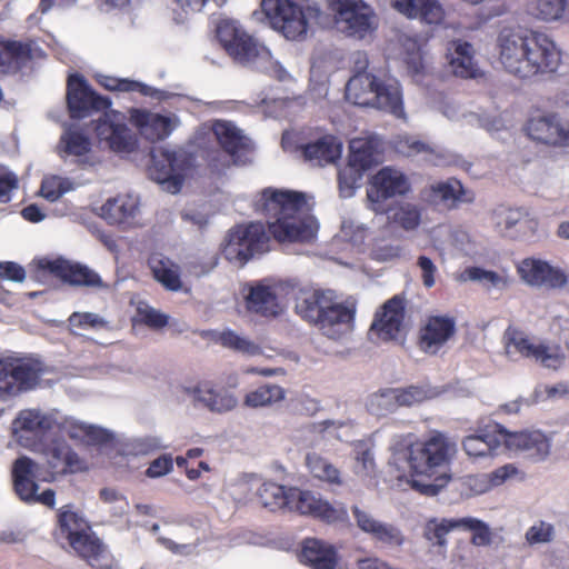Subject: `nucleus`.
Masks as SVG:
<instances>
[{
  "label": "nucleus",
  "mask_w": 569,
  "mask_h": 569,
  "mask_svg": "<svg viewBox=\"0 0 569 569\" xmlns=\"http://www.w3.org/2000/svg\"><path fill=\"white\" fill-rule=\"evenodd\" d=\"M253 210L273 219L268 231L280 243H310L317 237L319 224L305 192L264 188L253 200Z\"/></svg>",
  "instance_id": "1"
},
{
  "label": "nucleus",
  "mask_w": 569,
  "mask_h": 569,
  "mask_svg": "<svg viewBox=\"0 0 569 569\" xmlns=\"http://www.w3.org/2000/svg\"><path fill=\"white\" fill-rule=\"evenodd\" d=\"M498 49L506 71L522 80L552 74L561 63V51L540 31L503 29Z\"/></svg>",
  "instance_id": "2"
},
{
  "label": "nucleus",
  "mask_w": 569,
  "mask_h": 569,
  "mask_svg": "<svg viewBox=\"0 0 569 569\" xmlns=\"http://www.w3.org/2000/svg\"><path fill=\"white\" fill-rule=\"evenodd\" d=\"M456 453L455 443L441 432L410 443L405 450L410 487L427 497L437 496L450 480L446 471Z\"/></svg>",
  "instance_id": "3"
},
{
  "label": "nucleus",
  "mask_w": 569,
  "mask_h": 569,
  "mask_svg": "<svg viewBox=\"0 0 569 569\" xmlns=\"http://www.w3.org/2000/svg\"><path fill=\"white\" fill-rule=\"evenodd\" d=\"M257 497L262 507L273 512L287 508L328 523L348 519V511L343 505L335 507L328 500L316 497L309 490L295 487L286 488L276 482L267 481L259 487Z\"/></svg>",
  "instance_id": "4"
},
{
  "label": "nucleus",
  "mask_w": 569,
  "mask_h": 569,
  "mask_svg": "<svg viewBox=\"0 0 569 569\" xmlns=\"http://www.w3.org/2000/svg\"><path fill=\"white\" fill-rule=\"evenodd\" d=\"M59 372L34 355L0 358V391H31L51 388Z\"/></svg>",
  "instance_id": "5"
},
{
  "label": "nucleus",
  "mask_w": 569,
  "mask_h": 569,
  "mask_svg": "<svg viewBox=\"0 0 569 569\" xmlns=\"http://www.w3.org/2000/svg\"><path fill=\"white\" fill-rule=\"evenodd\" d=\"M58 527L74 553L94 569H112L113 558L108 547L77 512L61 508Z\"/></svg>",
  "instance_id": "6"
},
{
  "label": "nucleus",
  "mask_w": 569,
  "mask_h": 569,
  "mask_svg": "<svg viewBox=\"0 0 569 569\" xmlns=\"http://www.w3.org/2000/svg\"><path fill=\"white\" fill-rule=\"evenodd\" d=\"M346 99L356 106H376L397 118L405 116L400 84L395 79L382 80L370 72H358L347 82Z\"/></svg>",
  "instance_id": "7"
},
{
  "label": "nucleus",
  "mask_w": 569,
  "mask_h": 569,
  "mask_svg": "<svg viewBox=\"0 0 569 569\" xmlns=\"http://www.w3.org/2000/svg\"><path fill=\"white\" fill-rule=\"evenodd\" d=\"M262 11L271 27L289 40H298L307 34L308 20H317L321 11L317 7L303 9L291 0H262Z\"/></svg>",
  "instance_id": "8"
},
{
  "label": "nucleus",
  "mask_w": 569,
  "mask_h": 569,
  "mask_svg": "<svg viewBox=\"0 0 569 569\" xmlns=\"http://www.w3.org/2000/svg\"><path fill=\"white\" fill-rule=\"evenodd\" d=\"M269 244L270 237L261 222L242 223L228 231L221 253L228 261L243 266L257 254L267 252Z\"/></svg>",
  "instance_id": "9"
},
{
  "label": "nucleus",
  "mask_w": 569,
  "mask_h": 569,
  "mask_svg": "<svg viewBox=\"0 0 569 569\" xmlns=\"http://www.w3.org/2000/svg\"><path fill=\"white\" fill-rule=\"evenodd\" d=\"M192 167V156L183 150L157 148L151 152L149 176L171 192L178 193Z\"/></svg>",
  "instance_id": "10"
},
{
  "label": "nucleus",
  "mask_w": 569,
  "mask_h": 569,
  "mask_svg": "<svg viewBox=\"0 0 569 569\" xmlns=\"http://www.w3.org/2000/svg\"><path fill=\"white\" fill-rule=\"evenodd\" d=\"M66 102L71 119H83L111 108L109 97L98 93L81 73H71L67 79Z\"/></svg>",
  "instance_id": "11"
},
{
  "label": "nucleus",
  "mask_w": 569,
  "mask_h": 569,
  "mask_svg": "<svg viewBox=\"0 0 569 569\" xmlns=\"http://www.w3.org/2000/svg\"><path fill=\"white\" fill-rule=\"evenodd\" d=\"M339 29L356 39H365L376 31L378 23L373 9L363 0H332Z\"/></svg>",
  "instance_id": "12"
},
{
  "label": "nucleus",
  "mask_w": 569,
  "mask_h": 569,
  "mask_svg": "<svg viewBox=\"0 0 569 569\" xmlns=\"http://www.w3.org/2000/svg\"><path fill=\"white\" fill-rule=\"evenodd\" d=\"M43 476L40 472V466L27 456L19 457L12 465L13 489L23 501H34L49 508H54L56 492L52 489H46L37 495L38 483Z\"/></svg>",
  "instance_id": "13"
},
{
  "label": "nucleus",
  "mask_w": 569,
  "mask_h": 569,
  "mask_svg": "<svg viewBox=\"0 0 569 569\" xmlns=\"http://www.w3.org/2000/svg\"><path fill=\"white\" fill-rule=\"evenodd\" d=\"M506 339L508 353H518L550 369H558L563 365L565 355L558 345L551 347L542 342L535 343L522 331L511 328L506 331Z\"/></svg>",
  "instance_id": "14"
},
{
  "label": "nucleus",
  "mask_w": 569,
  "mask_h": 569,
  "mask_svg": "<svg viewBox=\"0 0 569 569\" xmlns=\"http://www.w3.org/2000/svg\"><path fill=\"white\" fill-rule=\"evenodd\" d=\"M216 38L234 61L246 63L259 56L258 43L231 19H221L217 23Z\"/></svg>",
  "instance_id": "15"
},
{
  "label": "nucleus",
  "mask_w": 569,
  "mask_h": 569,
  "mask_svg": "<svg viewBox=\"0 0 569 569\" xmlns=\"http://www.w3.org/2000/svg\"><path fill=\"white\" fill-rule=\"evenodd\" d=\"M526 134L549 147H569V119L557 112L531 116L525 126Z\"/></svg>",
  "instance_id": "16"
},
{
  "label": "nucleus",
  "mask_w": 569,
  "mask_h": 569,
  "mask_svg": "<svg viewBox=\"0 0 569 569\" xmlns=\"http://www.w3.org/2000/svg\"><path fill=\"white\" fill-rule=\"evenodd\" d=\"M94 132L100 141L107 143L114 152H132L137 147V139L128 128L124 116L117 110H107L94 121Z\"/></svg>",
  "instance_id": "17"
},
{
  "label": "nucleus",
  "mask_w": 569,
  "mask_h": 569,
  "mask_svg": "<svg viewBox=\"0 0 569 569\" xmlns=\"http://www.w3.org/2000/svg\"><path fill=\"white\" fill-rule=\"evenodd\" d=\"M410 191V182L406 174L395 168L383 167L373 177L371 188L368 190V199L376 212L385 209L382 202L396 196H405Z\"/></svg>",
  "instance_id": "18"
},
{
  "label": "nucleus",
  "mask_w": 569,
  "mask_h": 569,
  "mask_svg": "<svg viewBox=\"0 0 569 569\" xmlns=\"http://www.w3.org/2000/svg\"><path fill=\"white\" fill-rule=\"evenodd\" d=\"M43 453L47 460L48 471L43 478H41V481L51 482L57 476L77 473L87 469L86 462L64 440H52L46 447Z\"/></svg>",
  "instance_id": "19"
},
{
  "label": "nucleus",
  "mask_w": 569,
  "mask_h": 569,
  "mask_svg": "<svg viewBox=\"0 0 569 569\" xmlns=\"http://www.w3.org/2000/svg\"><path fill=\"white\" fill-rule=\"evenodd\" d=\"M406 299L396 295L387 300L375 315L370 331L383 341L396 340L405 326Z\"/></svg>",
  "instance_id": "20"
},
{
  "label": "nucleus",
  "mask_w": 569,
  "mask_h": 569,
  "mask_svg": "<svg viewBox=\"0 0 569 569\" xmlns=\"http://www.w3.org/2000/svg\"><path fill=\"white\" fill-rule=\"evenodd\" d=\"M421 200L430 207L445 210L456 209L460 202H472L475 196L465 189L460 180L451 178L426 187L420 192Z\"/></svg>",
  "instance_id": "21"
},
{
  "label": "nucleus",
  "mask_w": 569,
  "mask_h": 569,
  "mask_svg": "<svg viewBox=\"0 0 569 569\" xmlns=\"http://www.w3.org/2000/svg\"><path fill=\"white\" fill-rule=\"evenodd\" d=\"M38 266L39 269L53 274L71 286L92 288L102 286V279L97 272L78 262H71L62 258L54 260L41 259Z\"/></svg>",
  "instance_id": "22"
},
{
  "label": "nucleus",
  "mask_w": 569,
  "mask_h": 569,
  "mask_svg": "<svg viewBox=\"0 0 569 569\" xmlns=\"http://www.w3.org/2000/svg\"><path fill=\"white\" fill-rule=\"evenodd\" d=\"M356 312V302H336L332 298L316 327L328 338L339 339L353 330Z\"/></svg>",
  "instance_id": "23"
},
{
  "label": "nucleus",
  "mask_w": 569,
  "mask_h": 569,
  "mask_svg": "<svg viewBox=\"0 0 569 569\" xmlns=\"http://www.w3.org/2000/svg\"><path fill=\"white\" fill-rule=\"evenodd\" d=\"M520 278L529 286L547 289H561L568 282L567 274L547 261L526 258L517 267Z\"/></svg>",
  "instance_id": "24"
},
{
  "label": "nucleus",
  "mask_w": 569,
  "mask_h": 569,
  "mask_svg": "<svg viewBox=\"0 0 569 569\" xmlns=\"http://www.w3.org/2000/svg\"><path fill=\"white\" fill-rule=\"evenodd\" d=\"M456 335V320L449 316H429L419 328L418 347L436 355Z\"/></svg>",
  "instance_id": "25"
},
{
  "label": "nucleus",
  "mask_w": 569,
  "mask_h": 569,
  "mask_svg": "<svg viewBox=\"0 0 569 569\" xmlns=\"http://www.w3.org/2000/svg\"><path fill=\"white\" fill-rule=\"evenodd\" d=\"M502 443L508 450L523 453L533 461H542L550 453V440L539 430L510 432L503 427Z\"/></svg>",
  "instance_id": "26"
},
{
  "label": "nucleus",
  "mask_w": 569,
  "mask_h": 569,
  "mask_svg": "<svg viewBox=\"0 0 569 569\" xmlns=\"http://www.w3.org/2000/svg\"><path fill=\"white\" fill-rule=\"evenodd\" d=\"M503 440V426L490 421L482 427H478L473 435L467 436L462 440V448L469 457L480 458L491 456Z\"/></svg>",
  "instance_id": "27"
},
{
  "label": "nucleus",
  "mask_w": 569,
  "mask_h": 569,
  "mask_svg": "<svg viewBox=\"0 0 569 569\" xmlns=\"http://www.w3.org/2000/svg\"><path fill=\"white\" fill-rule=\"evenodd\" d=\"M129 113L131 123L150 142L164 140L176 127L170 117L154 113L147 109L132 108Z\"/></svg>",
  "instance_id": "28"
},
{
  "label": "nucleus",
  "mask_w": 569,
  "mask_h": 569,
  "mask_svg": "<svg viewBox=\"0 0 569 569\" xmlns=\"http://www.w3.org/2000/svg\"><path fill=\"white\" fill-rule=\"evenodd\" d=\"M42 53L36 41H0V67L18 71Z\"/></svg>",
  "instance_id": "29"
},
{
  "label": "nucleus",
  "mask_w": 569,
  "mask_h": 569,
  "mask_svg": "<svg viewBox=\"0 0 569 569\" xmlns=\"http://www.w3.org/2000/svg\"><path fill=\"white\" fill-rule=\"evenodd\" d=\"M299 559L311 569L338 568V552L336 548L317 538H307L302 541Z\"/></svg>",
  "instance_id": "30"
},
{
  "label": "nucleus",
  "mask_w": 569,
  "mask_h": 569,
  "mask_svg": "<svg viewBox=\"0 0 569 569\" xmlns=\"http://www.w3.org/2000/svg\"><path fill=\"white\" fill-rule=\"evenodd\" d=\"M138 212L139 200L131 194H118L100 208V216L111 226H131Z\"/></svg>",
  "instance_id": "31"
},
{
  "label": "nucleus",
  "mask_w": 569,
  "mask_h": 569,
  "mask_svg": "<svg viewBox=\"0 0 569 569\" xmlns=\"http://www.w3.org/2000/svg\"><path fill=\"white\" fill-rule=\"evenodd\" d=\"M147 264L153 279L168 291H180L182 289L181 269L170 258L159 252H153L148 257Z\"/></svg>",
  "instance_id": "32"
},
{
  "label": "nucleus",
  "mask_w": 569,
  "mask_h": 569,
  "mask_svg": "<svg viewBox=\"0 0 569 569\" xmlns=\"http://www.w3.org/2000/svg\"><path fill=\"white\" fill-rule=\"evenodd\" d=\"M332 299V292L321 289L301 290L296 297L295 310L303 320L316 326Z\"/></svg>",
  "instance_id": "33"
},
{
  "label": "nucleus",
  "mask_w": 569,
  "mask_h": 569,
  "mask_svg": "<svg viewBox=\"0 0 569 569\" xmlns=\"http://www.w3.org/2000/svg\"><path fill=\"white\" fill-rule=\"evenodd\" d=\"M342 152V143L332 134H326L313 142L301 146L305 160L317 166L336 162Z\"/></svg>",
  "instance_id": "34"
},
{
  "label": "nucleus",
  "mask_w": 569,
  "mask_h": 569,
  "mask_svg": "<svg viewBox=\"0 0 569 569\" xmlns=\"http://www.w3.org/2000/svg\"><path fill=\"white\" fill-rule=\"evenodd\" d=\"M391 6L407 18H420L427 23H439L443 10L437 0H390Z\"/></svg>",
  "instance_id": "35"
},
{
  "label": "nucleus",
  "mask_w": 569,
  "mask_h": 569,
  "mask_svg": "<svg viewBox=\"0 0 569 569\" xmlns=\"http://www.w3.org/2000/svg\"><path fill=\"white\" fill-rule=\"evenodd\" d=\"M306 466L315 479L331 488L342 487L346 483L342 471L328 458L317 452H310L306 456Z\"/></svg>",
  "instance_id": "36"
},
{
  "label": "nucleus",
  "mask_w": 569,
  "mask_h": 569,
  "mask_svg": "<svg viewBox=\"0 0 569 569\" xmlns=\"http://www.w3.org/2000/svg\"><path fill=\"white\" fill-rule=\"evenodd\" d=\"M211 130L219 146L231 157H237L247 147L244 136L232 121L214 120Z\"/></svg>",
  "instance_id": "37"
},
{
  "label": "nucleus",
  "mask_w": 569,
  "mask_h": 569,
  "mask_svg": "<svg viewBox=\"0 0 569 569\" xmlns=\"http://www.w3.org/2000/svg\"><path fill=\"white\" fill-rule=\"evenodd\" d=\"M248 310L262 317H276L281 312L277 295L271 287L257 284L247 297Z\"/></svg>",
  "instance_id": "38"
},
{
  "label": "nucleus",
  "mask_w": 569,
  "mask_h": 569,
  "mask_svg": "<svg viewBox=\"0 0 569 569\" xmlns=\"http://www.w3.org/2000/svg\"><path fill=\"white\" fill-rule=\"evenodd\" d=\"M449 63L452 72L461 78H472L476 74L472 46L467 41L455 40L448 44Z\"/></svg>",
  "instance_id": "39"
},
{
  "label": "nucleus",
  "mask_w": 569,
  "mask_h": 569,
  "mask_svg": "<svg viewBox=\"0 0 569 569\" xmlns=\"http://www.w3.org/2000/svg\"><path fill=\"white\" fill-rule=\"evenodd\" d=\"M415 400V393H373L369 407L373 415L385 416L400 406H410Z\"/></svg>",
  "instance_id": "40"
},
{
  "label": "nucleus",
  "mask_w": 569,
  "mask_h": 569,
  "mask_svg": "<svg viewBox=\"0 0 569 569\" xmlns=\"http://www.w3.org/2000/svg\"><path fill=\"white\" fill-rule=\"evenodd\" d=\"M97 82L103 89L108 91H118V92H139L144 97L153 96V88L144 84L142 82L130 80V79H121L111 76H99L97 78Z\"/></svg>",
  "instance_id": "41"
},
{
  "label": "nucleus",
  "mask_w": 569,
  "mask_h": 569,
  "mask_svg": "<svg viewBox=\"0 0 569 569\" xmlns=\"http://www.w3.org/2000/svg\"><path fill=\"white\" fill-rule=\"evenodd\" d=\"M348 163L362 172L375 164V148L371 142L362 139L352 140Z\"/></svg>",
  "instance_id": "42"
},
{
  "label": "nucleus",
  "mask_w": 569,
  "mask_h": 569,
  "mask_svg": "<svg viewBox=\"0 0 569 569\" xmlns=\"http://www.w3.org/2000/svg\"><path fill=\"white\" fill-rule=\"evenodd\" d=\"M453 529H461V518L459 519H431L426 523L425 537L438 546L446 545V536Z\"/></svg>",
  "instance_id": "43"
},
{
  "label": "nucleus",
  "mask_w": 569,
  "mask_h": 569,
  "mask_svg": "<svg viewBox=\"0 0 569 569\" xmlns=\"http://www.w3.org/2000/svg\"><path fill=\"white\" fill-rule=\"evenodd\" d=\"M405 47L406 52L403 56V63L406 64L407 72L415 81L419 82L427 72L422 50L415 41L406 43Z\"/></svg>",
  "instance_id": "44"
},
{
  "label": "nucleus",
  "mask_w": 569,
  "mask_h": 569,
  "mask_svg": "<svg viewBox=\"0 0 569 569\" xmlns=\"http://www.w3.org/2000/svg\"><path fill=\"white\" fill-rule=\"evenodd\" d=\"M193 403H202L212 412H226L233 409L237 399L232 393H194Z\"/></svg>",
  "instance_id": "45"
},
{
  "label": "nucleus",
  "mask_w": 569,
  "mask_h": 569,
  "mask_svg": "<svg viewBox=\"0 0 569 569\" xmlns=\"http://www.w3.org/2000/svg\"><path fill=\"white\" fill-rule=\"evenodd\" d=\"M70 437L81 439L88 445H107L113 439V436L108 430L83 423L73 426Z\"/></svg>",
  "instance_id": "46"
},
{
  "label": "nucleus",
  "mask_w": 569,
  "mask_h": 569,
  "mask_svg": "<svg viewBox=\"0 0 569 569\" xmlns=\"http://www.w3.org/2000/svg\"><path fill=\"white\" fill-rule=\"evenodd\" d=\"M391 219L407 231L415 230L421 222V211L416 204L402 203L395 210Z\"/></svg>",
  "instance_id": "47"
},
{
  "label": "nucleus",
  "mask_w": 569,
  "mask_h": 569,
  "mask_svg": "<svg viewBox=\"0 0 569 569\" xmlns=\"http://www.w3.org/2000/svg\"><path fill=\"white\" fill-rule=\"evenodd\" d=\"M567 0H533L530 10L536 17L546 20H557L565 12Z\"/></svg>",
  "instance_id": "48"
},
{
  "label": "nucleus",
  "mask_w": 569,
  "mask_h": 569,
  "mask_svg": "<svg viewBox=\"0 0 569 569\" xmlns=\"http://www.w3.org/2000/svg\"><path fill=\"white\" fill-rule=\"evenodd\" d=\"M61 142L64 144V152L70 156L81 157L91 150L89 137L77 130L66 132Z\"/></svg>",
  "instance_id": "49"
},
{
  "label": "nucleus",
  "mask_w": 569,
  "mask_h": 569,
  "mask_svg": "<svg viewBox=\"0 0 569 569\" xmlns=\"http://www.w3.org/2000/svg\"><path fill=\"white\" fill-rule=\"evenodd\" d=\"M218 342L231 350L242 352L246 355H257L259 352V347L252 341L238 336L232 330H224L219 335Z\"/></svg>",
  "instance_id": "50"
},
{
  "label": "nucleus",
  "mask_w": 569,
  "mask_h": 569,
  "mask_svg": "<svg viewBox=\"0 0 569 569\" xmlns=\"http://www.w3.org/2000/svg\"><path fill=\"white\" fill-rule=\"evenodd\" d=\"M461 529L471 531V542L475 546H488L491 542V532L488 525L479 519L461 518Z\"/></svg>",
  "instance_id": "51"
},
{
  "label": "nucleus",
  "mask_w": 569,
  "mask_h": 569,
  "mask_svg": "<svg viewBox=\"0 0 569 569\" xmlns=\"http://www.w3.org/2000/svg\"><path fill=\"white\" fill-rule=\"evenodd\" d=\"M370 537L385 546L399 547L403 543L405 537L399 528L391 523L380 522L370 533Z\"/></svg>",
  "instance_id": "52"
},
{
  "label": "nucleus",
  "mask_w": 569,
  "mask_h": 569,
  "mask_svg": "<svg viewBox=\"0 0 569 569\" xmlns=\"http://www.w3.org/2000/svg\"><path fill=\"white\" fill-rule=\"evenodd\" d=\"M363 172L358 170V168L351 167L349 163L338 172V183L340 192L349 197L351 196L356 188L358 187L359 181L362 178Z\"/></svg>",
  "instance_id": "53"
},
{
  "label": "nucleus",
  "mask_w": 569,
  "mask_h": 569,
  "mask_svg": "<svg viewBox=\"0 0 569 569\" xmlns=\"http://www.w3.org/2000/svg\"><path fill=\"white\" fill-rule=\"evenodd\" d=\"M465 272L470 280L488 281L492 287L500 289L509 287L511 282L508 277L500 276L499 273L491 270H485L480 267H469Z\"/></svg>",
  "instance_id": "54"
},
{
  "label": "nucleus",
  "mask_w": 569,
  "mask_h": 569,
  "mask_svg": "<svg viewBox=\"0 0 569 569\" xmlns=\"http://www.w3.org/2000/svg\"><path fill=\"white\" fill-rule=\"evenodd\" d=\"M134 320L151 329H161L168 325V316L151 307L138 308Z\"/></svg>",
  "instance_id": "55"
},
{
  "label": "nucleus",
  "mask_w": 569,
  "mask_h": 569,
  "mask_svg": "<svg viewBox=\"0 0 569 569\" xmlns=\"http://www.w3.org/2000/svg\"><path fill=\"white\" fill-rule=\"evenodd\" d=\"M553 532L551 523L539 521L527 530L526 540L529 545L546 543L551 541Z\"/></svg>",
  "instance_id": "56"
},
{
  "label": "nucleus",
  "mask_w": 569,
  "mask_h": 569,
  "mask_svg": "<svg viewBox=\"0 0 569 569\" xmlns=\"http://www.w3.org/2000/svg\"><path fill=\"white\" fill-rule=\"evenodd\" d=\"M173 470V458L170 453H163L152 460L149 463V467L146 470V476L148 478H160Z\"/></svg>",
  "instance_id": "57"
},
{
  "label": "nucleus",
  "mask_w": 569,
  "mask_h": 569,
  "mask_svg": "<svg viewBox=\"0 0 569 569\" xmlns=\"http://www.w3.org/2000/svg\"><path fill=\"white\" fill-rule=\"evenodd\" d=\"M41 421L38 415L31 411H22L14 421V432L19 441H22L23 436L19 432H32L40 428Z\"/></svg>",
  "instance_id": "58"
},
{
  "label": "nucleus",
  "mask_w": 569,
  "mask_h": 569,
  "mask_svg": "<svg viewBox=\"0 0 569 569\" xmlns=\"http://www.w3.org/2000/svg\"><path fill=\"white\" fill-rule=\"evenodd\" d=\"M68 321L71 327L82 329H97L106 326V321L101 317L92 312H73L69 317Z\"/></svg>",
  "instance_id": "59"
},
{
  "label": "nucleus",
  "mask_w": 569,
  "mask_h": 569,
  "mask_svg": "<svg viewBox=\"0 0 569 569\" xmlns=\"http://www.w3.org/2000/svg\"><path fill=\"white\" fill-rule=\"evenodd\" d=\"M18 177L6 167L0 166V203L11 200V192L18 188Z\"/></svg>",
  "instance_id": "60"
},
{
  "label": "nucleus",
  "mask_w": 569,
  "mask_h": 569,
  "mask_svg": "<svg viewBox=\"0 0 569 569\" xmlns=\"http://www.w3.org/2000/svg\"><path fill=\"white\" fill-rule=\"evenodd\" d=\"M353 518L356 520L357 527L365 533L369 535L376 529V527L381 522L377 520L369 511L361 509L358 506H352L351 508Z\"/></svg>",
  "instance_id": "61"
},
{
  "label": "nucleus",
  "mask_w": 569,
  "mask_h": 569,
  "mask_svg": "<svg viewBox=\"0 0 569 569\" xmlns=\"http://www.w3.org/2000/svg\"><path fill=\"white\" fill-rule=\"evenodd\" d=\"M418 267L421 269V279L426 288H432L436 283L437 267L432 260L426 256H420L417 261Z\"/></svg>",
  "instance_id": "62"
},
{
  "label": "nucleus",
  "mask_w": 569,
  "mask_h": 569,
  "mask_svg": "<svg viewBox=\"0 0 569 569\" xmlns=\"http://www.w3.org/2000/svg\"><path fill=\"white\" fill-rule=\"evenodd\" d=\"M0 278L22 282L26 278L24 268L13 261L0 262Z\"/></svg>",
  "instance_id": "63"
},
{
  "label": "nucleus",
  "mask_w": 569,
  "mask_h": 569,
  "mask_svg": "<svg viewBox=\"0 0 569 569\" xmlns=\"http://www.w3.org/2000/svg\"><path fill=\"white\" fill-rule=\"evenodd\" d=\"M164 448L158 437L147 436L139 438L133 442V449L138 455H149Z\"/></svg>",
  "instance_id": "64"
}]
</instances>
